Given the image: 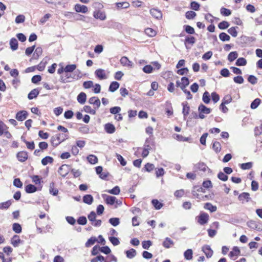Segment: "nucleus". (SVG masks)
Returning a JSON list of instances; mask_svg holds the SVG:
<instances>
[{"label": "nucleus", "instance_id": "f257e3e1", "mask_svg": "<svg viewBox=\"0 0 262 262\" xmlns=\"http://www.w3.org/2000/svg\"><path fill=\"white\" fill-rule=\"evenodd\" d=\"M68 135L67 134H59L52 137L51 140L53 145L57 146L65 139H68Z\"/></svg>", "mask_w": 262, "mask_h": 262}, {"label": "nucleus", "instance_id": "f03ea898", "mask_svg": "<svg viewBox=\"0 0 262 262\" xmlns=\"http://www.w3.org/2000/svg\"><path fill=\"white\" fill-rule=\"evenodd\" d=\"M88 219L91 222V224L95 227H100L101 225L102 221L100 220H96V214L94 211H91L88 215Z\"/></svg>", "mask_w": 262, "mask_h": 262}, {"label": "nucleus", "instance_id": "7ed1b4c3", "mask_svg": "<svg viewBox=\"0 0 262 262\" xmlns=\"http://www.w3.org/2000/svg\"><path fill=\"white\" fill-rule=\"evenodd\" d=\"M194 167L195 169L204 172L210 173L211 172V169L204 162H199L195 164Z\"/></svg>", "mask_w": 262, "mask_h": 262}, {"label": "nucleus", "instance_id": "20e7f679", "mask_svg": "<svg viewBox=\"0 0 262 262\" xmlns=\"http://www.w3.org/2000/svg\"><path fill=\"white\" fill-rule=\"evenodd\" d=\"M209 220V215L205 212H202L198 216V222L201 225L206 224Z\"/></svg>", "mask_w": 262, "mask_h": 262}, {"label": "nucleus", "instance_id": "39448f33", "mask_svg": "<svg viewBox=\"0 0 262 262\" xmlns=\"http://www.w3.org/2000/svg\"><path fill=\"white\" fill-rule=\"evenodd\" d=\"M96 76L100 80L105 79L107 78V76L104 70L102 69H98L95 72Z\"/></svg>", "mask_w": 262, "mask_h": 262}, {"label": "nucleus", "instance_id": "423d86ee", "mask_svg": "<svg viewBox=\"0 0 262 262\" xmlns=\"http://www.w3.org/2000/svg\"><path fill=\"white\" fill-rule=\"evenodd\" d=\"M69 167L68 165L63 164L61 165L58 170V173L62 177H65L69 173Z\"/></svg>", "mask_w": 262, "mask_h": 262}, {"label": "nucleus", "instance_id": "0eeeda50", "mask_svg": "<svg viewBox=\"0 0 262 262\" xmlns=\"http://www.w3.org/2000/svg\"><path fill=\"white\" fill-rule=\"evenodd\" d=\"M16 157L19 161L24 162L26 161L28 158V152L25 151H19L17 154Z\"/></svg>", "mask_w": 262, "mask_h": 262}, {"label": "nucleus", "instance_id": "6e6552de", "mask_svg": "<svg viewBox=\"0 0 262 262\" xmlns=\"http://www.w3.org/2000/svg\"><path fill=\"white\" fill-rule=\"evenodd\" d=\"M28 116V113L26 111H20L17 113L16 119L19 121L25 120Z\"/></svg>", "mask_w": 262, "mask_h": 262}, {"label": "nucleus", "instance_id": "1a4fd4ad", "mask_svg": "<svg viewBox=\"0 0 262 262\" xmlns=\"http://www.w3.org/2000/svg\"><path fill=\"white\" fill-rule=\"evenodd\" d=\"M89 102L94 105V108L98 109L101 104L100 101L97 97H92L89 100Z\"/></svg>", "mask_w": 262, "mask_h": 262}, {"label": "nucleus", "instance_id": "9d476101", "mask_svg": "<svg viewBox=\"0 0 262 262\" xmlns=\"http://www.w3.org/2000/svg\"><path fill=\"white\" fill-rule=\"evenodd\" d=\"M120 63L123 66L132 68L133 67V63L130 61L128 58L125 56L121 57L120 59Z\"/></svg>", "mask_w": 262, "mask_h": 262}, {"label": "nucleus", "instance_id": "9b49d317", "mask_svg": "<svg viewBox=\"0 0 262 262\" xmlns=\"http://www.w3.org/2000/svg\"><path fill=\"white\" fill-rule=\"evenodd\" d=\"M202 251L207 258L211 257L213 253V251L209 245H205L202 247Z\"/></svg>", "mask_w": 262, "mask_h": 262}, {"label": "nucleus", "instance_id": "f8f14e48", "mask_svg": "<svg viewBox=\"0 0 262 262\" xmlns=\"http://www.w3.org/2000/svg\"><path fill=\"white\" fill-rule=\"evenodd\" d=\"M74 9L77 12L85 13L88 11V8L86 6L77 4L75 5Z\"/></svg>", "mask_w": 262, "mask_h": 262}, {"label": "nucleus", "instance_id": "ddd939ff", "mask_svg": "<svg viewBox=\"0 0 262 262\" xmlns=\"http://www.w3.org/2000/svg\"><path fill=\"white\" fill-rule=\"evenodd\" d=\"M150 14L157 19H161L162 17V13L161 11L156 9H151L150 10Z\"/></svg>", "mask_w": 262, "mask_h": 262}, {"label": "nucleus", "instance_id": "4468645a", "mask_svg": "<svg viewBox=\"0 0 262 262\" xmlns=\"http://www.w3.org/2000/svg\"><path fill=\"white\" fill-rule=\"evenodd\" d=\"M104 129L108 134H113L115 132V126L111 123H108L104 125Z\"/></svg>", "mask_w": 262, "mask_h": 262}, {"label": "nucleus", "instance_id": "2eb2a0df", "mask_svg": "<svg viewBox=\"0 0 262 262\" xmlns=\"http://www.w3.org/2000/svg\"><path fill=\"white\" fill-rule=\"evenodd\" d=\"M174 245L173 241L169 237H166L162 243L163 246L167 249L170 248Z\"/></svg>", "mask_w": 262, "mask_h": 262}, {"label": "nucleus", "instance_id": "dca6fc26", "mask_svg": "<svg viewBox=\"0 0 262 262\" xmlns=\"http://www.w3.org/2000/svg\"><path fill=\"white\" fill-rule=\"evenodd\" d=\"M93 16L95 18L100 19L101 20H104L106 18L105 13L100 11H94Z\"/></svg>", "mask_w": 262, "mask_h": 262}, {"label": "nucleus", "instance_id": "f3484780", "mask_svg": "<svg viewBox=\"0 0 262 262\" xmlns=\"http://www.w3.org/2000/svg\"><path fill=\"white\" fill-rule=\"evenodd\" d=\"M77 101L80 104H84L86 99V95L84 92H81L77 96Z\"/></svg>", "mask_w": 262, "mask_h": 262}, {"label": "nucleus", "instance_id": "a211bd4d", "mask_svg": "<svg viewBox=\"0 0 262 262\" xmlns=\"http://www.w3.org/2000/svg\"><path fill=\"white\" fill-rule=\"evenodd\" d=\"M105 196L106 197L105 198L106 203L107 204L111 205H113L116 200V198L115 196L107 195L106 194H103V197L104 198Z\"/></svg>", "mask_w": 262, "mask_h": 262}, {"label": "nucleus", "instance_id": "6ab92c4d", "mask_svg": "<svg viewBox=\"0 0 262 262\" xmlns=\"http://www.w3.org/2000/svg\"><path fill=\"white\" fill-rule=\"evenodd\" d=\"M94 199L92 195L86 194L83 197V202L88 205H91L93 202Z\"/></svg>", "mask_w": 262, "mask_h": 262}, {"label": "nucleus", "instance_id": "aec40b11", "mask_svg": "<svg viewBox=\"0 0 262 262\" xmlns=\"http://www.w3.org/2000/svg\"><path fill=\"white\" fill-rule=\"evenodd\" d=\"M198 111L200 113L203 114H209L211 112V109L207 107L204 105L201 104L199 105Z\"/></svg>", "mask_w": 262, "mask_h": 262}, {"label": "nucleus", "instance_id": "412c9836", "mask_svg": "<svg viewBox=\"0 0 262 262\" xmlns=\"http://www.w3.org/2000/svg\"><path fill=\"white\" fill-rule=\"evenodd\" d=\"M39 92L37 89L32 90L28 95V98L29 100H32L36 98L39 94Z\"/></svg>", "mask_w": 262, "mask_h": 262}, {"label": "nucleus", "instance_id": "4be33fe9", "mask_svg": "<svg viewBox=\"0 0 262 262\" xmlns=\"http://www.w3.org/2000/svg\"><path fill=\"white\" fill-rule=\"evenodd\" d=\"M182 105L183 106V114L184 115V118L185 119L186 116H187L189 113L190 107L187 102L182 103Z\"/></svg>", "mask_w": 262, "mask_h": 262}, {"label": "nucleus", "instance_id": "5701e85b", "mask_svg": "<svg viewBox=\"0 0 262 262\" xmlns=\"http://www.w3.org/2000/svg\"><path fill=\"white\" fill-rule=\"evenodd\" d=\"M71 78V75L68 74V73H66L64 74L61 75L60 81L62 83H67L70 81L69 79Z\"/></svg>", "mask_w": 262, "mask_h": 262}, {"label": "nucleus", "instance_id": "b1692460", "mask_svg": "<svg viewBox=\"0 0 262 262\" xmlns=\"http://www.w3.org/2000/svg\"><path fill=\"white\" fill-rule=\"evenodd\" d=\"M10 48L13 51H15L18 49V41L15 38H12L10 41Z\"/></svg>", "mask_w": 262, "mask_h": 262}, {"label": "nucleus", "instance_id": "393cba45", "mask_svg": "<svg viewBox=\"0 0 262 262\" xmlns=\"http://www.w3.org/2000/svg\"><path fill=\"white\" fill-rule=\"evenodd\" d=\"M25 191L28 193H33L37 191V188L32 184H29L26 186Z\"/></svg>", "mask_w": 262, "mask_h": 262}, {"label": "nucleus", "instance_id": "a878e982", "mask_svg": "<svg viewBox=\"0 0 262 262\" xmlns=\"http://www.w3.org/2000/svg\"><path fill=\"white\" fill-rule=\"evenodd\" d=\"M204 208L209 210L211 212H215L217 210L216 206L212 205L210 203H206L204 205Z\"/></svg>", "mask_w": 262, "mask_h": 262}, {"label": "nucleus", "instance_id": "bb28decb", "mask_svg": "<svg viewBox=\"0 0 262 262\" xmlns=\"http://www.w3.org/2000/svg\"><path fill=\"white\" fill-rule=\"evenodd\" d=\"M119 87V83L117 81H113L111 83L109 86V91L111 92H114Z\"/></svg>", "mask_w": 262, "mask_h": 262}, {"label": "nucleus", "instance_id": "cd10ccee", "mask_svg": "<svg viewBox=\"0 0 262 262\" xmlns=\"http://www.w3.org/2000/svg\"><path fill=\"white\" fill-rule=\"evenodd\" d=\"M55 184L52 182L50 184L49 192L53 195H56L58 194V190L57 189L55 188Z\"/></svg>", "mask_w": 262, "mask_h": 262}, {"label": "nucleus", "instance_id": "c85d7f7f", "mask_svg": "<svg viewBox=\"0 0 262 262\" xmlns=\"http://www.w3.org/2000/svg\"><path fill=\"white\" fill-rule=\"evenodd\" d=\"M240 250L237 247H234L232 251H231L229 254L230 257H233L234 256H237L240 254Z\"/></svg>", "mask_w": 262, "mask_h": 262}, {"label": "nucleus", "instance_id": "c756f323", "mask_svg": "<svg viewBox=\"0 0 262 262\" xmlns=\"http://www.w3.org/2000/svg\"><path fill=\"white\" fill-rule=\"evenodd\" d=\"M53 162V159L51 157L46 156L41 160V164L43 165H47L49 163H52Z\"/></svg>", "mask_w": 262, "mask_h": 262}, {"label": "nucleus", "instance_id": "7c9ffc66", "mask_svg": "<svg viewBox=\"0 0 262 262\" xmlns=\"http://www.w3.org/2000/svg\"><path fill=\"white\" fill-rule=\"evenodd\" d=\"M20 242L21 241L19 239V236L17 235H15L12 238L11 244L14 247H16L18 246V244L20 243Z\"/></svg>", "mask_w": 262, "mask_h": 262}, {"label": "nucleus", "instance_id": "2f4dec72", "mask_svg": "<svg viewBox=\"0 0 262 262\" xmlns=\"http://www.w3.org/2000/svg\"><path fill=\"white\" fill-rule=\"evenodd\" d=\"M76 69V64H69V65H67L64 68V71L65 72V73L72 72Z\"/></svg>", "mask_w": 262, "mask_h": 262}, {"label": "nucleus", "instance_id": "473e14b6", "mask_svg": "<svg viewBox=\"0 0 262 262\" xmlns=\"http://www.w3.org/2000/svg\"><path fill=\"white\" fill-rule=\"evenodd\" d=\"M116 6L118 9H126L129 7V4L128 2H124L116 3Z\"/></svg>", "mask_w": 262, "mask_h": 262}, {"label": "nucleus", "instance_id": "72a5a7b5", "mask_svg": "<svg viewBox=\"0 0 262 262\" xmlns=\"http://www.w3.org/2000/svg\"><path fill=\"white\" fill-rule=\"evenodd\" d=\"M145 34L149 37H154L156 35V32L152 28H147L145 30Z\"/></svg>", "mask_w": 262, "mask_h": 262}, {"label": "nucleus", "instance_id": "f704fd0d", "mask_svg": "<svg viewBox=\"0 0 262 262\" xmlns=\"http://www.w3.org/2000/svg\"><path fill=\"white\" fill-rule=\"evenodd\" d=\"M105 191L107 192L108 193H110L111 194L117 195L120 193V190L119 187L118 186H116L115 187H114L113 189H110V190H105Z\"/></svg>", "mask_w": 262, "mask_h": 262}, {"label": "nucleus", "instance_id": "c9c22d12", "mask_svg": "<svg viewBox=\"0 0 262 262\" xmlns=\"http://www.w3.org/2000/svg\"><path fill=\"white\" fill-rule=\"evenodd\" d=\"M238 56V54L236 51L230 52L228 56V59L232 62L234 61Z\"/></svg>", "mask_w": 262, "mask_h": 262}, {"label": "nucleus", "instance_id": "e433bc0d", "mask_svg": "<svg viewBox=\"0 0 262 262\" xmlns=\"http://www.w3.org/2000/svg\"><path fill=\"white\" fill-rule=\"evenodd\" d=\"M88 161L92 164H95L98 162V159L96 156L93 155H90L87 157Z\"/></svg>", "mask_w": 262, "mask_h": 262}, {"label": "nucleus", "instance_id": "4c0bfd02", "mask_svg": "<svg viewBox=\"0 0 262 262\" xmlns=\"http://www.w3.org/2000/svg\"><path fill=\"white\" fill-rule=\"evenodd\" d=\"M193 252L191 249L187 250L184 253V257L187 260H190L192 258Z\"/></svg>", "mask_w": 262, "mask_h": 262}, {"label": "nucleus", "instance_id": "58836bf2", "mask_svg": "<svg viewBox=\"0 0 262 262\" xmlns=\"http://www.w3.org/2000/svg\"><path fill=\"white\" fill-rule=\"evenodd\" d=\"M126 256L129 258H133L136 255V251L134 249L126 251Z\"/></svg>", "mask_w": 262, "mask_h": 262}, {"label": "nucleus", "instance_id": "ea45409f", "mask_svg": "<svg viewBox=\"0 0 262 262\" xmlns=\"http://www.w3.org/2000/svg\"><path fill=\"white\" fill-rule=\"evenodd\" d=\"M250 194L248 192H243L238 196V199L240 201H244L246 200L248 202L250 199Z\"/></svg>", "mask_w": 262, "mask_h": 262}, {"label": "nucleus", "instance_id": "a19ab883", "mask_svg": "<svg viewBox=\"0 0 262 262\" xmlns=\"http://www.w3.org/2000/svg\"><path fill=\"white\" fill-rule=\"evenodd\" d=\"M96 110L95 108L94 109H93L92 108V107L90 106H89V105H85L84 107H83V110L88 113H90L91 114H92V115H95L96 114Z\"/></svg>", "mask_w": 262, "mask_h": 262}, {"label": "nucleus", "instance_id": "79ce46f5", "mask_svg": "<svg viewBox=\"0 0 262 262\" xmlns=\"http://www.w3.org/2000/svg\"><path fill=\"white\" fill-rule=\"evenodd\" d=\"M151 203L153 206L155 207V208L158 210L161 209L163 206V204L161 203H160L158 200H152Z\"/></svg>", "mask_w": 262, "mask_h": 262}, {"label": "nucleus", "instance_id": "37998d69", "mask_svg": "<svg viewBox=\"0 0 262 262\" xmlns=\"http://www.w3.org/2000/svg\"><path fill=\"white\" fill-rule=\"evenodd\" d=\"M13 230L16 233H19L21 232V227L18 223H14L12 227Z\"/></svg>", "mask_w": 262, "mask_h": 262}, {"label": "nucleus", "instance_id": "c03bdc74", "mask_svg": "<svg viewBox=\"0 0 262 262\" xmlns=\"http://www.w3.org/2000/svg\"><path fill=\"white\" fill-rule=\"evenodd\" d=\"M219 38L223 41H229L230 39V36L224 32L220 34Z\"/></svg>", "mask_w": 262, "mask_h": 262}, {"label": "nucleus", "instance_id": "a18cd8bd", "mask_svg": "<svg viewBox=\"0 0 262 262\" xmlns=\"http://www.w3.org/2000/svg\"><path fill=\"white\" fill-rule=\"evenodd\" d=\"M247 64V61L245 58L241 57L237 59L236 61L235 64L237 66H243Z\"/></svg>", "mask_w": 262, "mask_h": 262}, {"label": "nucleus", "instance_id": "49530a36", "mask_svg": "<svg viewBox=\"0 0 262 262\" xmlns=\"http://www.w3.org/2000/svg\"><path fill=\"white\" fill-rule=\"evenodd\" d=\"M173 138L179 141H187L188 138L184 137L181 135L174 134L173 135Z\"/></svg>", "mask_w": 262, "mask_h": 262}, {"label": "nucleus", "instance_id": "de8ad7c7", "mask_svg": "<svg viewBox=\"0 0 262 262\" xmlns=\"http://www.w3.org/2000/svg\"><path fill=\"white\" fill-rule=\"evenodd\" d=\"M212 148L216 153H218L221 151V144L217 141H215L213 143Z\"/></svg>", "mask_w": 262, "mask_h": 262}, {"label": "nucleus", "instance_id": "09e8293b", "mask_svg": "<svg viewBox=\"0 0 262 262\" xmlns=\"http://www.w3.org/2000/svg\"><path fill=\"white\" fill-rule=\"evenodd\" d=\"M260 99L259 98H256L251 104L250 107L252 109L256 108L260 103Z\"/></svg>", "mask_w": 262, "mask_h": 262}, {"label": "nucleus", "instance_id": "8fccbe9b", "mask_svg": "<svg viewBox=\"0 0 262 262\" xmlns=\"http://www.w3.org/2000/svg\"><path fill=\"white\" fill-rule=\"evenodd\" d=\"M109 223L113 226H117L120 224V220L117 217L111 218L109 220Z\"/></svg>", "mask_w": 262, "mask_h": 262}, {"label": "nucleus", "instance_id": "3c124183", "mask_svg": "<svg viewBox=\"0 0 262 262\" xmlns=\"http://www.w3.org/2000/svg\"><path fill=\"white\" fill-rule=\"evenodd\" d=\"M42 49L41 47L36 48L33 54L34 58L36 59L38 58L42 54Z\"/></svg>", "mask_w": 262, "mask_h": 262}, {"label": "nucleus", "instance_id": "603ef678", "mask_svg": "<svg viewBox=\"0 0 262 262\" xmlns=\"http://www.w3.org/2000/svg\"><path fill=\"white\" fill-rule=\"evenodd\" d=\"M202 99L205 103L208 104L209 103L210 99L209 94L208 92H204L203 95Z\"/></svg>", "mask_w": 262, "mask_h": 262}, {"label": "nucleus", "instance_id": "864d4df0", "mask_svg": "<svg viewBox=\"0 0 262 262\" xmlns=\"http://www.w3.org/2000/svg\"><path fill=\"white\" fill-rule=\"evenodd\" d=\"M229 26V23L226 21H223L220 23L218 25V27L221 29H226Z\"/></svg>", "mask_w": 262, "mask_h": 262}, {"label": "nucleus", "instance_id": "5fc2aeb1", "mask_svg": "<svg viewBox=\"0 0 262 262\" xmlns=\"http://www.w3.org/2000/svg\"><path fill=\"white\" fill-rule=\"evenodd\" d=\"M196 14L195 12L192 11H189L186 13L185 16H186V18H187L188 19H193V18H194L195 16H196Z\"/></svg>", "mask_w": 262, "mask_h": 262}, {"label": "nucleus", "instance_id": "6e6d98bb", "mask_svg": "<svg viewBox=\"0 0 262 262\" xmlns=\"http://www.w3.org/2000/svg\"><path fill=\"white\" fill-rule=\"evenodd\" d=\"M185 30L188 34H193L195 33L194 29L193 27L189 25H185L184 26Z\"/></svg>", "mask_w": 262, "mask_h": 262}, {"label": "nucleus", "instance_id": "4d7b16f0", "mask_svg": "<svg viewBox=\"0 0 262 262\" xmlns=\"http://www.w3.org/2000/svg\"><path fill=\"white\" fill-rule=\"evenodd\" d=\"M236 28H237V27H231L228 30V32L234 37L237 35V31Z\"/></svg>", "mask_w": 262, "mask_h": 262}, {"label": "nucleus", "instance_id": "13d9d810", "mask_svg": "<svg viewBox=\"0 0 262 262\" xmlns=\"http://www.w3.org/2000/svg\"><path fill=\"white\" fill-rule=\"evenodd\" d=\"M11 204L10 201L0 203V209H8Z\"/></svg>", "mask_w": 262, "mask_h": 262}, {"label": "nucleus", "instance_id": "bf43d9fd", "mask_svg": "<svg viewBox=\"0 0 262 262\" xmlns=\"http://www.w3.org/2000/svg\"><path fill=\"white\" fill-rule=\"evenodd\" d=\"M200 4L195 1H193L190 4V8L195 11H198L200 9Z\"/></svg>", "mask_w": 262, "mask_h": 262}, {"label": "nucleus", "instance_id": "052dcab7", "mask_svg": "<svg viewBox=\"0 0 262 262\" xmlns=\"http://www.w3.org/2000/svg\"><path fill=\"white\" fill-rule=\"evenodd\" d=\"M8 127L2 121L0 120V136L3 135L5 130H7Z\"/></svg>", "mask_w": 262, "mask_h": 262}, {"label": "nucleus", "instance_id": "680f3d73", "mask_svg": "<svg viewBox=\"0 0 262 262\" xmlns=\"http://www.w3.org/2000/svg\"><path fill=\"white\" fill-rule=\"evenodd\" d=\"M97 241L96 237H91L85 243V247H89L92 245H93Z\"/></svg>", "mask_w": 262, "mask_h": 262}, {"label": "nucleus", "instance_id": "e2e57ef3", "mask_svg": "<svg viewBox=\"0 0 262 262\" xmlns=\"http://www.w3.org/2000/svg\"><path fill=\"white\" fill-rule=\"evenodd\" d=\"M77 223L79 225H84L87 223V219L84 216H80L77 220Z\"/></svg>", "mask_w": 262, "mask_h": 262}, {"label": "nucleus", "instance_id": "0e129e2a", "mask_svg": "<svg viewBox=\"0 0 262 262\" xmlns=\"http://www.w3.org/2000/svg\"><path fill=\"white\" fill-rule=\"evenodd\" d=\"M195 39L193 36H190V37L187 36L185 39V45H186L187 43H189L191 45H193L195 43Z\"/></svg>", "mask_w": 262, "mask_h": 262}, {"label": "nucleus", "instance_id": "69168bd1", "mask_svg": "<svg viewBox=\"0 0 262 262\" xmlns=\"http://www.w3.org/2000/svg\"><path fill=\"white\" fill-rule=\"evenodd\" d=\"M217 178L223 181H226L228 178V176L226 174H225L224 172L221 171L218 173Z\"/></svg>", "mask_w": 262, "mask_h": 262}, {"label": "nucleus", "instance_id": "338daca9", "mask_svg": "<svg viewBox=\"0 0 262 262\" xmlns=\"http://www.w3.org/2000/svg\"><path fill=\"white\" fill-rule=\"evenodd\" d=\"M25 19V17L24 15H19L16 16L15 21L16 24H20L24 23Z\"/></svg>", "mask_w": 262, "mask_h": 262}, {"label": "nucleus", "instance_id": "774afa93", "mask_svg": "<svg viewBox=\"0 0 262 262\" xmlns=\"http://www.w3.org/2000/svg\"><path fill=\"white\" fill-rule=\"evenodd\" d=\"M252 166V162H248L245 163H243L241 165V168L243 169H249Z\"/></svg>", "mask_w": 262, "mask_h": 262}]
</instances>
